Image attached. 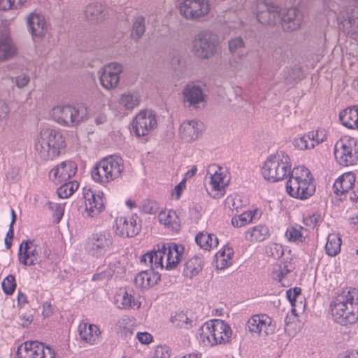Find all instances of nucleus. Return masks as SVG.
I'll return each mask as SVG.
<instances>
[{
  "label": "nucleus",
  "instance_id": "10",
  "mask_svg": "<svg viewBox=\"0 0 358 358\" xmlns=\"http://www.w3.org/2000/svg\"><path fill=\"white\" fill-rule=\"evenodd\" d=\"M15 358H56L55 351L37 341H25L17 350Z\"/></svg>",
  "mask_w": 358,
  "mask_h": 358
},
{
  "label": "nucleus",
  "instance_id": "32",
  "mask_svg": "<svg viewBox=\"0 0 358 358\" xmlns=\"http://www.w3.org/2000/svg\"><path fill=\"white\" fill-rule=\"evenodd\" d=\"M85 15L86 19L90 22L101 21L105 17L104 8L100 3H90L85 7Z\"/></svg>",
  "mask_w": 358,
  "mask_h": 358
},
{
  "label": "nucleus",
  "instance_id": "26",
  "mask_svg": "<svg viewBox=\"0 0 358 358\" xmlns=\"http://www.w3.org/2000/svg\"><path fill=\"white\" fill-rule=\"evenodd\" d=\"M29 31L33 36L41 37L47 30V24L43 15L38 13L30 14L27 20Z\"/></svg>",
  "mask_w": 358,
  "mask_h": 358
},
{
  "label": "nucleus",
  "instance_id": "48",
  "mask_svg": "<svg viewBox=\"0 0 358 358\" xmlns=\"http://www.w3.org/2000/svg\"><path fill=\"white\" fill-rule=\"evenodd\" d=\"M267 256L275 259H280L284 254L282 246L278 243H270L266 247Z\"/></svg>",
  "mask_w": 358,
  "mask_h": 358
},
{
  "label": "nucleus",
  "instance_id": "51",
  "mask_svg": "<svg viewBox=\"0 0 358 358\" xmlns=\"http://www.w3.org/2000/svg\"><path fill=\"white\" fill-rule=\"evenodd\" d=\"M245 56H234L229 61V65L234 72H239L246 68L244 59Z\"/></svg>",
  "mask_w": 358,
  "mask_h": 358
},
{
  "label": "nucleus",
  "instance_id": "38",
  "mask_svg": "<svg viewBox=\"0 0 358 358\" xmlns=\"http://www.w3.org/2000/svg\"><path fill=\"white\" fill-rule=\"evenodd\" d=\"M115 302L119 308L127 309L135 305L134 298L125 288H120L115 296Z\"/></svg>",
  "mask_w": 358,
  "mask_h": 358
},
{
  "label": "nucleus",
  "instance_id": "50",
  "mask_svg": "<svg viewBox=\"0 0 358 358\" xmlns=\"http://www.w3.org/2000/svg\"><path fill=\"white\" fill-rule=\"evenodd\" d=\"M27 0H0V10H7L20 8Z\"/></svg>",
  "mask_w": 358,
  "mask_h": 358
},
{
  "label": "nucleus",
  "instance_id": "24",
  "mask_svg": "<svg viewBox=\"0 0 358 358\" xmlns=\"http://www.w3.org/2000/svg\"><path fill=\"white\" fill-rule=\"evenodd\" d=\"M166 245L161 243L157 245V250H154L145 253L141 257V262L147 264L148 262L150 268H163V258L166 254Z\"/></svg>",
  "mask_w": 358,
  "mask_h": 358
},
{
  "label": "nucleus",
  "instance_id": "28",
  "mask_svg": "<svg viewBox=\"0 0 358 358\" xmlns=\"http://www.w3.org/2000/svg\"><path fill=\"white\" fill-rule=\"evenodd\" d=\"M200 134L199 124L195 120L184 122L180 127V138L187 142L197 139Z\"/></svg>",
  "mask_w": 358,
  "mask_h": 358
},
{
  "label": "nucleus",
  "instance_id": "7",
  "mask_svg": "<svg viewBox=\"0 0 358 358\" xmlns=\"http://www.w3.org/2000/svg\"><path fill=\"white\" fill-rule=\"evenodd\" d=\"M87 115L84 106H57L52 108V116L55 122L66 127H75L82 122Z\"/></svg>",
  "mask_w": 358,
  "mask_h": 358
},
{
  "label": "nucleus",
  "instance_id": "35",
  "mask_svg": "<svg viewBox=\"0 0 358 358\" xmlns=\"http://www.w3.org/2000/svg\"><path fill=\"white\" fill-rule=\"evenodd\" d=\"M159 220L161 223L173 231H178L180 229V218L174 210H169L167 213L161 212L159 215Z\"/></svg>",
  "mask_w": 358,
  "mask_h": 358
},
{
  "label": "nucleus",
  "instance_id": "59",
  "mask_svg": "<svg viewBox=\"0 0 358 358\" xmlns=\"http://www.w3.org/2000/svg\"><path fill=\"white\" fill-rule=\"evenodd\" d=\"M141 211L145 214H155L159 207L156 203H142L139 206Z\"/></svg>",
  "mask_w": 358,
  "mask_h": 358
},
{
  "label": "nucleus",
  "instance_id": "55",
  "mask_svg": "<svg viewBox=\"0 0 358 358\" xmlns=\"http://www.w3.org/2000/svg\"><path fill=\"white\" fill-rule=\"evenodd\" d=\"M301 288L300 287H294V289H289L287 291L286 295L287 298L288 299L289 301L290 302L292 309V312L294 313L296 311L295 310V302L296 299L299 295L301 294Z\"/></svg>",
  "mask_w": 358,
  "mask_h": 358
},
{
  "label": "nucleus",
  "instance_id": "60",
  "mask_svg": "<svg viewBox=\"0 0 358 358\" xmlns=\"http://www.w3.org/2000/svg\"><path fill=\"white\" fill-rule=\"evenodd\" d=\"M30 81V78L28 75L21 74L15 78V83L19 88H22L26 86Z\"/></svg>",
  "mask_w": 358,
  "mask_h": 358
},
{
  "label": "nucleus",
  "instance_id": "5",
  "mask_svg": "<svg viewBox=\"0 0 358 358\" xmlns=\"http://www.w3.org/2000/svg\"><path fill=\"white\" fill-rule=\"evenodd\" d=\"M50 254L45 243L41 247L34 240H24L19 248L18 260L22 265L30 266L39 264L42 257L49 259Z\"/></svg>",
  "mask_w": 358,
  "mask_h": 358
},
{
  "label": "nucleus",
  "instance_id": "43",
  "mask_svg": "<svg viewBox=\"0 0 358 358\" xmlns=\"http://www.w3.org/2000/svg\"><path fill=\"white\" fill-rule=\"evenodd\" d=\"M63 182L64 184L57 189L58 197L62 199L69 198L78 189L79 186L76 181H67Z\"/></svg>",
  "mask_w": 358,
  "mask_h": 358
},
{
  "label": "nucleus",
  "instance_id": "64",
  "mask_svg": "<svg viewBox=\"0 0 358 358\" xmlns=\"http://www.w3.org/2000/svg\"><path fill=\"white\" fill-rule=\"evenodd\" d=\"M203 208L200 203H195L194 205L190 208L189 211L191 215L194 219H199L201 216V211Z\"/></svg>",
  "mask_w": 358,
  "mask_h": 358
},
{
  "label": "nucleus",
  "instance_id": "47",
  "mask_svg": "<svg viewBox=\"0 0 358 358\" xmlns=\"http://www.w3.org/2000/svg\"><path fill=\"white\" fill-rule=\"evenodd\" d=\"M211 325L213 326V320L204 323L199 330L201 339H202L203 342H206V339L209 344H210V341L213 339V334Z\"/></svg>",
  "mask_w": 358,
  "mask_h": 358
},
{
  "label": "nucleus",
  "instance_id": "56",
  "mask_svg": "<svg viewBox=\"0 0 358 358\" xmlns=\"http://www.w3.org/2000/svg\"><path fill=\"white\" fill-rule=\"evenodd\" d=\"M148 275L147 270L138 273L134 278L136 285L140 288L148 289Z\"/></svg>",
  "mask_w": 358,
  "mask_h": 358
},
{
  "label": "nucleus",
  "instance_id": "19",
  "mask_svg": "<svg viewBox=\"0 0 358 358\" xmlns=\"http://www.w3.org/2000/svg\"><path fill=\"white\" fill-rule=\"evenodd\" d=\"M247 327L251 333L260 334L263 331L265 335L273 334L275 329L272 319L265 314L253 315L248 320Z\"/></svg>",
  "mask_w": 358,
  "mask_h": 358
},
{
  "label": "nucleus",
  "instance_id": "14",
  "mask_svg": "<svg viewBox=\"0 0 358 358\" xmlns=\"http://www.w3.org/2000/svg\"><path fill=\"white\" fill-rule=\"evenodd\" d=\"M179 10L186 19L197 20L208 13L210 5L207 0H184L180 4Z\"/></svg>",
  "mask_w": 358,
  "mask_h": 358
},
{
  "label": "nucleus",
  "instance_id": "17",
  "mask_svg": "<svg viewBox=\"0 0 358 358\" xmlns=\"http://www.w3.org/2000/svg\"><path fill=\"white\" fill-rule=\"evenodd\" d=\"M136 215L131 217L117 216L115 219L116 234L122 237H134L140 232L141 224Z\"/></svg>",
  "mask_w": 358,
  "mask_h": 358
},
{
  "label": "nucleus",
  "instance_id": "40",
  "mask_svg": "<svg viewBox=\"0 0 358 358\" xmlns=\"http://www.w3.org/2000/svg\"><path fill=\"white\" fill-rule=\"evenodd\" d=\"M228 48L233 56H245V44L240 36L231 38L228 41Z\"/></svg>",
  "mask_w": 358,
  "mask_h": 358
},
{
  "label": "nucleus",
  "instance_id": "44",
  "mask_svg": "<svg viewBox=\"0 0 358 358\" xmlns=\"http://www.w3.org/2000/svg\"><path fill=\"white\" fill-rule=\"evenodd\" d=\"M99 80L103 88L107 90L112 89V67L111 64H108L100 72Z\"/></svg>",
  "mask_w": 358,
  "mask_h": 358
},
{
  "label": "nucleus",
  "instance_id": "45",
  "mask_svg": "<svg viewBox=\"0 0 358 358\" xmlns=\"http://www.w3.org/2000/svg\"><path fill=\"white\" fill-rule=\"evenodd\" d=\"M48 206L52 211L54 222L58 224L64 215L65 203H48Z\"/></svg>",
  "mask_w": 358,
  "mask_h": 358
},
{
  "label": "nucleus",
  "instance_id": "22",
  "mask_svg": "<svg viewBox=\"0 0 358 358\" xmlns=\"http://www.w3.org/2000/svg\"><path fill=\"white\" fill-rule=\"evenodd\" d=\"M213 339L210 341V345L225 343L229 341L231 336L232 331L224 321L221 320H213Z\"/></svg>",
  "mask_w": 358,
  "mask_h": 358
},
{
  "label": "nucleus",
  "instance_id": "33",
  "mask_svg": "<svg viewBox=\"0 0 358 358\" xmlns=\"http://www.w3.org/2000/svg\"><path fill=\"white\" fill-rule=\"evenodd\" d=\"M269 236L268 227L262 224L257 225L245 233V239L250 242H262Z\"/></svg>",
  "mask_w": 358,
  "mask_h": 358
},
{
  "label": "nucleus",
  "instance_id": "52",
  "mask_svg": "<svg viewBox=\"0 0 358 358\" xmlns=\"http://www.w3.org/2000/svg\"><path fill=\"white\" fill-rule=\"evenodd\" d=\"M85 211L90 217L99 214L104 208V203H85Z\"/></svg>",
  "mask_w": 358,
  "mask_h": 358
},
{
  "label": "nucleus",
  "instance_id": "58",
  "mask_svg": "<svg viewBox=\"0 0 358 358\" xmlns=\"http://www.w3.org/2000/svg\"><path fill=\"white\" fill-rule=\"evenodd\" d=\"M148 272V288L155 285L161 279L159 273L155 272L154 268L147 270Z\"/></svg>",
  "mask_w": 358,
  "mask_h": 358
},
{
  "label": "nucleus",
  "instance_id": "29",
  "mask_svg": "<svg viewBox=\"0 0 358 358\" xmlns=\"http://www.w3.org/2000/svg\"><path fill=\"white\" fill-rule=\"evenodd\" d=\"M140 103V96L136 92H128L123 94L120 100L119 105L123 108L121 109L119 114H115V116L124 117L127 115V110H131L137 107Z\"/></svg>",
  "mask_w": 358,
  "mask_h": 358
},
{
  "label": "nucleus",
  "instance_id": "20",
  "mask_svg": "<svg viewBox=\"0 0 358 358\" xmlns=\"http://www.w3.org/2000/svg\"><path fill=\"white\" fill-rule=\"evenodd\" d=\"M355 177L351 173H347L341 176L334 182L333 189L336 195H345L350 194V199L351 201H358V188L357 191L350 192V190L355 185Z\"/></svg>",
  "mask_w": 358,
  "mask_h": 358
},
{
  "label": "nucleus",
  "instance_id": "53",
  "mask_svg": "<svg viewBox=\"0 0 358 358\" xmlns=\"http://www.w3.org/2000/svg\"><path fill=\"white\" fill-rule=\"evenodd\" d=\"M308 138L310 142H313L315 147L322 143L326 139L324 131L317 129L315 131H310L308 133Z\"/></svg>",
  "mask_w": 358,
  "mask_h": 358
},
{
  "label": "nucleus",
  "instance_id": "63",
  "mask_svg": "<svg viewBox=\"0 0 358 358\" xmlns=\"http://www.w3.org/2000/svg\"><path fill=\"white\" fill-rule=\"evenodd\" d=\"M320 218V215L317 214H313L312 215H308L306 217H303V223L305 225L314 227Z\"/></svg>",
  "mask_w": 358,
  "mask_h": 358
},
{
  "label": "nucleus",
  "instance_id": "25",
  "mask_svg": "<svg viewBox=\"0 0 358 358\" xmlns=\"http://www.w3.org/2000/svg\"><path fill=\"white\" fill-rule=\"evenodd\" d=\"M166 245V264L167 270L175 268L182 257L184 253V246L178 245L175 243H168Z\"/></svg>",
  "mask_w": 358,
  "mask_h": 358
},
{
  "label": "nucleus",
  "instance_id": "9",
  "mask_svg": "<svg viewBox=\"0 0 358 358\" xmlns=\"http://www.w3.org/2000/svg\"><path fill=\"white\" fill-rule=\"evenodd\" d=\"M219 45V39L216 34L203 31L199 32L193 41V52L202 59L212 57L216 52Z\"/></svg>",
  "mask_w": 358,
  "mask_h": 358
},
{
  "label": "nucleus",
  "instance_id": "27",
  "mask_svg": "<svg viewBox=\"0 0 358 358\" xmlns=\"http://www.w3.org/2000/svg\"><path fill=\"white\" fill-rule=\"evenodd\" d=\"M341 124L350 129H358V105L348 107L339 114Z\"/></svg>",
  "mask_w": 358,
  "mask_h": 358
},
{
  "label": "nucleus",
  "instance_id": "57",
  "mask_svg": "<svg viewBox=\"0 0 358 358\" xmlns=\"http://www.w3.org/2000/svg\"><path fill=\"white\" fill-rule=\"evenodd\" d=\"M7 180L10 182L15 183L20 179V169L15 166L11 167L6 174Z\"/></svg>",
  "mask_w": 358,
  "mask_h": 358
},
{
  "label": "nucleus",
  "instance_id": "46",
  "mask_svg": "<svg viewBox=\"0 0 358 358\" xmlns=\"http://www.w3.org/2000/svg\"><path fill=\"white\" fill-rule=\"evenodd\" d=\"M309 138H308V134H304L301 136L296 137L292 141V145L294 147L300 150H305L308 149H313L315 148L313 142L308 143Z\"/></svg>",
  "mask_w": 358,
  "mask_h": 358
},
{
  "label": "nucleus",
  "instance_id": "34",
  "mask_svg": "<svg viewBox=\"0 0 358 358\" xmlns=\"http://www.w3.org/2000/svg\"><path fill=\"white\" fill-rule=\"evenodd\" d=\"M100 331L94 324H86L79 327V334L80 338L90 344H94L99 339Z\"/></svg>",
  "mask_w": 358,
  "mask_h": 358
},
{
  "label": "nucleus",
  "instance_id": "39",
  "mask_svg": "<svg viewBox=\"0 0 358 358\" xmlns=\"http://www.w3.org/2000/svg\"><path fill=\"white\" fill-rule=\"evenodd\" d=\"M341 238L337 234H329L325 245L326 253L331 257L336 256L341 251Z\"/></svg>",
  "mask_w": 358,
  "mask_h": 358
},
{
  "label": "nucleus",
  "instance_id": "4",
  "mask_svg": "<svg viewBox=\"0 0 358 358\" xmlns=\"http://www.w3.org/2000/svg\"><path fill=\"white\" fill-rule=\"evenodd\" d=\"M291 168L289 155L283 150H278L264 162L262 175L268 181L278 182L288 177Z\"/></svg>",
  "mask_w": 358,
  "mask_h": 358
},
{
  "label": "nucleus",
  "instance_id": "42",
  "mask_svg": "<svg viewBox=\"0 0 358 358\" xmlns=\"http://www.w3.org/2000/svg\"><path fill=\"white\" fill-rule=\"evenodd\" d=\"M145 31V19L143 16H138L135 18L131 32V37L133 40L138 41Z\"/></svg>",
  "mask_w": 358,
  "mask_h": 358
},
{
  "label": "nucleus",
  "instance_id": "11",
  "mask_svg": "<svg viewBox=\"0 0 358 358\" xmlns=\"http://www.w3.org/2000/svg\"><path fill=\"white\" fill-rule=\"evenodd\" d=\"M132 131L138 137L150 134L157 126L155 113L151 110H141L133 119Z\"/></svg>",
  "mask_w": 358,
  "mask_h": 358
},
{
  "label": "nucleus",
  "instance_id": "61",
  "mask_svg": "<svg viewBox=\"0 0 358 358\" xmlns=\"http://www.w3.org/2000/svg\"><path fill=\"white\" fill-rule=\"evenodd\" d=\"M171 322L176 324V326L182 328L184 327V321L187 320V315L183 313H178L175 316L171 317Z\"/></svg>",
  "mask_w": 358,
  "mask_h": 358
},
{
  "label": "nucleus",
  "instance_id": "21",
  "mask_svg": "<svg viewBox=\"0 0 358 358\" xmlns=\"http://www.w3.org/2000/svg\"><path fill=\"white\" fill-rule=\"evenodd\" d=\"M91 176L95 182L101 184L109 182L112 178V155L96 163L92 170Z\"/></svg>",
  "mask_w": 358,
  "mask_h": 358
},
{
  "label": "nucleus",
  "instance_id": "36",
  "mask_svg": "<svg viewBox=\"0 0 358 358\" xmlns=\"http://www.w3.org/2000/svg\"><path fill=\"white\" fill-rule=\"evenodd\" d=\"M203 268V259L201 257L194 256L185 264L183 273L186 277L193 278L199 274Z\"/></svg>",
  "mask_w": 358,
  "mask_h": 358
},
{
  "label": "nucleus",
  "instance_id": "3",
  "mask_svg": "<svg viewBox=\"0 0 358 358\" xmlns=\"http://www.w3.org/2000/svg\"><path fill=\"white\" fill-rule=\"evenodd\" d=\"M287 182V192L298 199H307L315 192V185L310 171L306 167L297 166L290 170Z\"/></svg>",
  "mask_w": 358,
  "mask_h": 358
},
{
  "label": "nucleus",
  "instance_id": "23",
  "mask_svg": "<svg viewBox=\"0 0 358 358\" xmlns=\"http://www.w3.org/2000/svg\"><path fill=\"white\" fill-rule=\"evenodd\" d=\"M184 102L189 103V106L196 107L199 104L205 101V95L202 88L194 83L187 84L182 90Z\"/></svg>",
  "mask_w": 358,
  "mask_h": 358
},
{
  "label": "nucleus",
  "instance_id": "31",
  "mask_svg": "<svg viewBox=\"0 0 358 358\" xmlns=\"http://www.w3.org/2000/svg\"><path fill=\"white\" fill-rule=\"evenodd\" d=\"M261 213L258 209L249 210L241 213L238 217L231 219V224L234 227H241L251 223L255 220L259 219Z\"/></svg>",
  "mask_w": 358,
  "mask_h": 358
},
{
  "label": "nucleus",
  "instance_id": "37",
  "mask_svg": "<svg viewBox=\"0 0 358 358\" xmlns=\"http://www.w3.org/2000/svg\"><path fill=\"white\" fill-rule=\"evenodd\" d=\"M195 241L200 248L206 250L217 247L219 243L218 238L215 235L203 232H200L196 236Z\"/></svg>",
  "mask_w": 358,
  "mask_h": 358
},
{
  "label": "nucleus",
  "instance_id": "49",
  "mask_svg": "<svg viewBox=\"0 0 358 358\" xmlns=\"http://www.w3.org/2000/svg\"><path fill=\"white\" fill-rule=\"evenodd\" d=\"M16 285L15 278L13 275H8L1 283L2 289L6 295H11L14 292Z\"/></svg>",
  "mask_w": 358,
  "mask_h": 358
},
{
  "label": "nucleus",
  "instance_id": "13",
  "mask_svg": "<svg viewBox=\"0 0 358 358\" xmlns=\"http://www.w3.org/2000/svg\"><path fill=\"white\" fill-rule=\"evenodd\" d=\"M222 169L216 165H210L207 171L210 175V190L208 194L214 199H220L225 193V187L227 186L229 180H226L227 175L222 171Z\"/></svg>",
  "mask_w": 358,
  "mask_h": 358
},
{
  "label": "nucleus",
  "instance_id": "2",
  "mask_svg": "<svg viewBox=\"0 0 358 358\" xmlns=\"http://www.w3.org/2000/svg\"><path fill=\"white\" fill-rule=\"evenodd\" d=\"M65 148L66 142L62 134L51 128L42 129L35 144L38 157L44 162L58 157Z\"/></svg>",
  "mask_w": 358,
  "mask_h": 358
},
{
  "label": "nucleus",
  "instance_id": "41",
  "mask_svg": "<svg viewBox=\"0 0 358 358\" xmlns=\"http://www.w3.org/2000/svg\"><path fill=\"white\" fill-rule=\"evenodd\" d=\"M303 229V227L299 225L289 226L286 230L285 236L290 242L303 243L306 241V236L302 232Z\"/></svg>",
  "mask_w": 358,
  "mask_h": 358
},
{
  "label": "nucleus",
  "instance_id": "15",
  "mask_svg": "<svg viewBox=\"0 0 358 358\" xmlns=\"http://www.w3.org/2000/svg\"><path fill=\"white\" fill-rule=\"evenodd\" d=\"M77 164L72 160H66L55 166L49 172L50 180L56 185L69 181L76 173Z\"/></svg>",
  "mask_w": 358,
  "mask_h": 358
},
{
  "label": "nucleus",
  "instance_id": "62",
  "mask_svg": "<svg viewBox=\"0 0 358 358\" xmlns=\"http://www.w3.org/2000/svg\"><path fill=\"white\" fill-rule=\"evenodd\" d=\"M14 236V227L12 224H10L8 231L6 233V238L4 239L5 246L7 250L10 249L12 246V240Z\"/></svg>",
  "mask_w": 358,
  "mask_h": 358
},
{
  "label": "nucleus",
  "instance_id": "30",
  "mask_svg": "<svg viewBox=\"0 0 358 358\" xmlns=\"http://www.w3.org/2000/svg\"><path fill=\"white\" fill-rule=\"evenodd\" d=\"M17 52L16 45L9 36H0V61L8 60L14 57Z\"/></svg>",
  "mask_w": 358,
  "mask_h": 358
},
{
  "label": "nucleus",
  "instance_id": "6",
  "mask_svg": "<svg viewBox=\"0 0 358 358\" xmlns=\"http://www.w3.org/2000/svg\"><path fill=\"white\" fill-rule=\"evenodd\" d=\"M343 6L337 15L338 29L350 38H358V0Z\"/></svg>",
  "mask_w": 358,
  "mask_h": 358
},
{
  "label": "nucleus",
  "instance_id": "16",
  "mask_svg": "<svg viewBox=\"0 0 358 358\" xmlns=\"http://www.w3.org/2000/svg\"><path fill=\"white\" fill-rule=\"evenodd\" d=\"M303 21V13L296 7L280 8V23L284 31L292 32L299 29Z\"/></svg>",
  "mask_w": 358,
  "mask_h": 358
},
{
  "label": "nucleus",
  "instance_id": "12",
  "mask_svg": "<svg viewBox=\"0 0 358 358\" xmlns=\"http://www.w3.org/2000/svg\"><path fill=\"white\" fill-rule=\"evenodd\" d=\"M256 17L262 24L274 26L280 18V7L271 1H257L255 8Z\"/></svg>",
  "mask_w": 358,
  "mask_h": 358
},
{
  "label": "nucleus",
  "instance_id": "8",
  "mask_svg": "<svg viewBox=\"0 0 358 358\" xmlns=\"http://www.w3.org/2000/svg\"><path fill=\"white\" fill-rule=\"evenodd\" d=\"M334 155L338 163L343 166L355 165L358 162V144L354 138L339 139L334 146Z\"/></svg>",
  "mask_w": 358,
  "mask_h": 358
},
{
  "label": "nucleus",
  "instance_id": "54",
  "mask_svg": "<svg viewBox=\"0 0 358 358\" xmlns=\"http://www.w3.org/2000/svg\"><path fill=\"white\" fill-rule=\"evenodd\" d=\"M124 170V162L122 158L116 155H113V179L121 176Z\"/></svg>",
  "mask_w": 358,
  "mask_h": 358
},
{
  "label": "nucleus",
  "instance_id": "1",
  "mask_svg": "<svg viewBox=\"0 0 358 358\" xmlns=\"http://www.w3.org/2000/svg\"><path fill=\"white\" fill-rule=\"evenodd\" d=\"M331 310L338 323L355 324L358 320V289L354 287L343 289L335 297Z\"/></svg>",
  "mask_w": 358,
  "mask_h": 358
},
{
  "label": "nucleus",
  "instance_id": "18",
  "mask_svg": "<svg viewBox=\"0 0 358 358\" xmlns=\"http://www.w3.org/2000/svg\"><path fill=\"white\" fill-rule=\"evenodd\" d=\"M112 244V240L110 239V234L108 238L105 234H94L92 235L86 243V250L92 256L99 257L105 254L107 249Z\"/></svg>",
  "mask_w": 358,
  "mask_h": 358
}]
</instances>
